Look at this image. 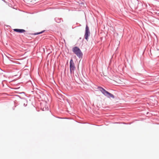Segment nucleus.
Here are the masks:
<instances>
[{"label":"nucleus","mask_w":159,"mask_h":159,"mask_svg":"<svg viewBox=\"0 0 159 159\" xmlns=\"http://www.w3.org/2000/svg\"><path fill=\"white\" fill-rule=\"evenodd\" d=\"M90 32L89 30V27L86 25L85 28V32L84 35L85 38L87 40H88V37L89 35Z\"/></svg>","instance_id":"obj_3"},{"label":"nucleus","mask_w":159,"mask_h":159,"mask_svg":"<svg viewBox=\"0 0 159 159\" xmlns=\"http://www.w3.org/2000/svg\"><path fill=\"white\" fill-rule=\"evenodd\" d=\"M56 21H57V22H61V20H60V21H59V22H58L56 20Z\"/></svg>","instance_id":"obj_8"},{"label":"nucleus","mask_w":159,"mask_h":159,"mask_svg":"<svg viewBox=\"0 0 159 159\" xmlns=\"http://www.w3.org/2000/svg\"><path fill=\"white\" fill-rule=\"evenodd\" d=\"M72 51L77 56L80 58L82 57L83 53L80 49L77 47H75L72 48Z\"/></svg>","instance_id":"obj_2"},{"label":"nucleus","mask_w":159,"mask_h":159,"mask_svg":"<svg viewBox=\"0 0 159 159\" xmlns=\"http://www.w3.org/2000/svg\"><path fill=\"white\" fill-rule=\"evenodd\" d=\"M44 32V31H42V32H39V33H35L34 34L35 35H36V34H41L42 33H43V32Z\"/></svg>","instance_id":"obj_7"},{"label":"nucleus","mask_w":159,"mask_h":159,"mask_svg":"<svg viewBox=\"0 0 159 159\" xmlns=\"http://www.w3.org/2000/svg\"><path fill=\"white\" fill-rule=\"evenodd\" d=\"M115 81L119 84H122V81L119 79H116Z\"/></svg>","instance_id":"obj_6"},{"label":"nucleus","mask_w":159,"mask_h":159,"mask_svg":"<svg viewBox=\"0 0 159 159\" xmlns=\"http://www.w3.org/2000/svg\"><path fill=\"white\" fill-rule=\"evenodd\" d=\"M14 30L15 31L20 33H24L25 32V30L23 29H14Z\"/></svg>","instance_id":"obj_5"},{"label":"nucleus","mask_w":159,"mask_h":159,"mask_svg":"<svg viewBox=\"0 0 159 159\" xmlns=\"http://www.w3.org/2000/svg\"><path fill=\"white\" fill-rule=\"evenodd\" d=\"M75 68L74 65V64L73 61L72 59H71L70 61V72L71 73L72 71H73Z\"/></svg>","instance_id":"obj_4"},{"label":"nucleus","mask_w":159,"mask_h":159,"mask_svg":"<svg viewBox=\"0 0 159 159\" xmlns=\"http://www.w3.org/2000/svg\"><path fill=\"white\" fill-rule=\"evenodd\" d=\"M98 89L100 91H101L104 95L107 96V97L109 98H114V96L112 94L106 91L102 88L101 87H98Z\"/></svg>","instance_id":"obj_1"}]
</instances>
